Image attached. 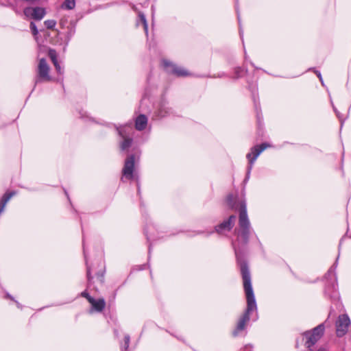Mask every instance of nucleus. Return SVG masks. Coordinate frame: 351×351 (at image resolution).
<instances>
[{
  "instance_id": "1",
  "label": "nucleus",
  "mask_w": 351,
  "mask_h": 351,
  "mask_svg": "<svg viewBox=\"0 0 351 351\" xmlns=\"http://www.w3.org/2000/svg\"><path fill=\"white\" fill-rule=\"evenodd\" d=\"M232 245L234 248L235 255L237 261L240 264L243 288L247 300L246 310L243 315L241 316V317L239 319L237 327L233 332V335L237 336L241 331L245 330L246 323L250 320V313L257 310V306L252 286L251 276L248 269L247 264L246 263V262L241 260L239 256L240 252L239 249L237 248V247L235 246V244L234 243H232Z\"/></svg>"
},
{
  "instance_id": "2",
  "label": "nucleus",
  "mask_w": 351,
  "mask_h": 351,
  "mask_svg": "<svg viewBox=\"0 0 351 351\" xmlns=\"http://www.w3.org/2000/svg\"><path fill=\"white\" fill-rule=\"evenodd\" d=\"M227 204L232 209L239 210V225L240 230L238 232V241L243 245L248 242L250 223L247 214L246 204L244 199H238L237 196L232 194L228 195Z\"/></svg>"
},
{
  "instance_id": "3",
  "label": "nucleus",
  "mask_w": 351,
  "mask_h": 351,
  "mask_svg": "<svg viewBox=\"0 0 351 351\" xmlns=\"http://www.w3.org/2000/svg\"><path fill=\"white\" fill-rule=\"evenodd\" d=\"M324 329L325 328L324 324H319L311 331H306L304 333V336L306 339L305 346L309 349V351H313L311 347L313 346L323 336Z\"/></svg>"
},
{
  "instance_id": "4",
  "label": "nucleus",
  "mask_w": 351,
  "mask_h": 351,
  "mask_svg": "<svg viewBox=\"0 0 351 351\" xmlns=\"http://www.w3.org/2000/svg\"><path fill=\"white\" fill-rule=\"evenodd\" d=\"M50 67L45 58H41L39 60L37 75L38 78L36 80V83L43 81L49 82L51 80V77L49 75Z\"/></svg>"
},
{
  "instance_id": "5",
  "label": "nucleus",
  "mask_w": 351,
  "mask_h": 351,
  "mask_svg": "<svg viewBox=\"0 0 351 351\" xmlns=\"http://www.w3.org/2000/svg\"><path fill=\"white\" fill-rule=\"evenodd\" d=\"M120 136L123 138V141L120 143V148L124 151L128 149L132 144L133 139L129 136L132 128L129 126H121L117 128Z\"/></svg>"
},
{
  "instance_id": "6",
  "label": "nucleus",
  "mask_w": 351,
  "mask_h": 351,
  "mask_svg": "<svg viewBox=\"0 0 351 351\" xmlns=\"http://www.w3.org/2000/svg\"><path fill=\"white\" fill-rule=\"evenodd\" d=\"M134 155H130L125 160L124 167L122 170L123 177L132 180L135 178L134 174Z\"/></svg>"
},
{
  "instance_id": "7",
  "label": "nucleus",
  "mask_w": 351,
  "mask_h": 351,
  "mask_svg": "<svg viewBox=\"0 0 351 351\" xmlns=\"http://www.w3.org/2000/svg\"><path fill=\"white\" fill-rule=\"evenodd\" d=\"M350 324V318L347 315H339L336 322L337 335L339 337L344 336L347 333Z\"/></svg>"
},
{
  "instance_id": "8",
  "label": "nucleus",
  "mask_w": 351,
  "mask_h": 351,
  "mask_svg": "<svg viewBox=\"0 0 351 351\" xmlns=\"http://www.w3.org/2000/svg\"><path fill=\"white\" fill-rule=\"evenodd\" d=\"M270 147V145L267 143H263L260 145H256L251 148L250 152L246 155V158L249 160L250 166L248 171H250L252 167L253 163L256 160L258 156L263 152L266 148Z\"/></svg>"
},
{
  "instance_id": "9",
  "label": "nucleus",
  "mask_w": 351,
  "mask_h": 351,
  "mask_svg": "<svg viewBox=\"0 0 351 351\" xmlns=\"http://www.w3.org/2000/svg\"><path fill=\"white\" fill-rule=\"evenodd\" d=\"M23 14L27 19L40 21L45 16L46 12L43 8L27 7L23 10Z\"/></svg>"
},
{
  "instance_id": "10",
  "label": "nucleus",
  "mask_w": 351,
  "mask_h": 351,
  "mask_svg": "<svg viewBox=\"0 0 351 351\" xmlns=\"http://www.w3.org/2000/svg\"><path fill=\"white\" fill-rule=\"evenodd\" d=\"M164 66L169 69V72L176 75L178 77H186L191 75V73L182 67L178 66L171 62L163 60Z\"/></svg>"
},
{
  "instance_id": "11",
  "label": "nucleus",
  "mask_w": 351,
  "mask_h": 351,
  "mask_svg": "<svg viewBox=\"0 0 351 351\" xmlns=\"http://www.w3.org/2000/svg\"><path fill=\"white\" fill-rule=\"evenodd\" d=\"M235 219V215L230 216L228 220L224 221L223 222H222L221 223L215 227L216 232L219 234H221L224 230L230 231L234 224Z\"/></svg>"
},
{
  "instance_id": "12",
  "label": "nucleus",
  "mask_w": 351,
  "mask_h": 351,
  "mask_svg": "<svg viewBox=\"0 0 351 351\" xmlns=\"http://www.w3.org/2000/svg\"><path fill=\"white\" fill-rule=\"evenodd\" d=\"M48 56L50 58L51 62H53L57 73L60 75L62 74L63 71L58 61V56L56 50L50 49L48 51Z\"/></svg>"
},
{
  "instance_id": "13",
  "label": "nucleus",
  "mask_w": 351,
  "mask_h": 351,
  "mask_svg": "<svg viewBox=\"0 0 351 351\" xmlns=\"http://www.w3.org/2000/svg\"><path fill=\"white\" fill-rule=\"evenodd\" d=\"M89 303L91 304L93 310L97 312H101L106 306V302L104 298H99L98 300L93 298V300Z\"/></svg>"
},
{
  "instance_id": "14",
  "label": "nucleus",
  "mask_w": 351,
  "mask_h": 351,
  "mask_svg": "<svg viewBox=\"0 0 351 351\" xmlns=\"http://www.w3.org/2000/svg\"><path fill=\"white\" fill-rule=\"evenodd\" d=\"M147 124V118L144 114H141L136 119L135 128L137 130H143Z\"/></svg>"
},
{
  "instance_id": "15",
  "label": "nucleus",
  "mask_w": 351,
  "mask_h": 351,
  "mask_svg": "<svg viewBox=\"0 0 351 351\" xmlns=\"http://www.w3.org/2000/svg\"><path fill=\"white\" fill-rule=\"evenodd\" d=\"M75 7V0H64L62 3L61 8L63 10H73Z\"/></svg>"
},
{
  "instance_id": "16",
  "label": "nucleus",
  "mask_w": 351,
  "mask_h": 351,
  "mask_svg": "<svg viewBox=\"0 0 351 351\" xmlns=\"http://www.w3.org/2000/svg\"><path fill=\"white\" fill-rule=\"evenodd\" d=\"M45 25L47 29H53L56 25V21L55 20H47L45 21Z\"/></svg>"
},
{
  "instance_id": "17",
  "label": "nucleus",
  "mask_w": 351,
  "mask_h": 351,
  "mask_svg": "<svg viewBox=\"0 0 351 351\" xmlns=\"http://www.w3.org/2000/svg\"><path fill=\"white\" fill-rule=\"evenodd\" d=\"M92 269L90 267H87V279H88V286L90 287L92 284V280L93 277L91 276Z\"/></svg>"
},
{
  "instance_id": "18",
  "label": "nucleus",
  "mask_w": 351,
  "mask_h": 351,
  "mask_svg": "<svg viewBox=\"0 0 351 351\" xmlns=\"http://www.w3.org/2000/svg\"><path fill=\"white\" fill-rule=\"evenodd\" d=\"M139 17H140V19H141L142 23L143 24L144 29L147 33V23L145 16L143 14L141 13V14H139Z\"/></svg>"
},
{
  "instance_id": "19",
  "label": "nucleus",
  "mask_w": 351,
  "mask_h": 351,
  "mask_svg": "<svg viewBox=\"0 0 351 351\" xmlns=\"http://www.w3.org/2000/svg\"><path fill=\"white\" fill-rule=\"evenodd\" d=\"M30 29L32 30V34L34 36H36L38 34V30L36 27V24L34 22L30 23Z\"/></svg>"
},
{
  "instance_id": "20",
  "label": "nucleus",
  "mask_w": 351,
  "mask_h": 351,
  "mask_svg": "<svg viewBox=\"0 0 351 351\" xmlns=\"http://www.w3.org/2000/svg\"><path fill=\"white\" fill-rule=\"evenodd\" d=\"M81 296L85 298L88 301V302L93 300V298L91 297L86 291L82 292Z\"/></svg>"
},
{
  "instance_id": "21",
  "label": "nucleus",
  "mask_w": 351,
  "mask_h": 351,
  "mask_svg": "<svg viewBox=\"0 0 351 351\" xmlns=\"http://www.w3.org/2000/svg\"><path fill=\"white\" fill-rule=\"evenodd\" d=\"M97 279L101 283L104 282V271L101 269L96 274Z\"/></svg>"
},
{
  "instance_id": "22",
  "label": "nucleus",
  "mask_w": 351,
  "mask_h": 351,
  "mask_svg": "<svg viewBox=\"0 0 351 351\" xmlns=\"http://www.w3.org/2000/svg\"><path fill=\"white\" fill-rule=\"evenodd\" d=\"M129 343H130V337L125 336V350H127L128 348L129 347Z\"/></svg>"
},
{
  "instance_id": "23",
  "label": "nucleus",
  "mask_w": 351,
  "mask_h": 351,
  "mask_svg": "<svg viewBox=\"0 0 351 351\" xmlns=\"http://www.w3.org/2000/svg\"><path fill=\"white\" fill-rule=\"evenodd\" d=\"M334 270H335V267L332 266L328 271V274H326L327 276H331V275H333V273H334Z\"/></svg>"
},
{
  "instance_id": "24",
  "label": "nucleus",
  "mask_w": 351,
  "mask_h": 351,
  "mask_svg": "<svg viewBox=\"0 0 351 351\" xmlns=\"http://www.w3.org/2000/svg\"><path fill=\"white\" fill-rule=\"evenodd\" d=\"M315 73L317 74V76L319 77V80L322 82V77L320 72L317 71Z\"/></svg>"
},
{
  "instance_id": "25",
  "label": "nucleus",
  "mask_w": 351,
  "mask_h": 351,
  "mask_svg": "<svg viewBox=\"0 0 351 351\" xmlns=\"http://www.w3.org/2000/svg\"><path fill=\"white\" fill-rule=\"evenodd\" d=\"M317 351H326L324 348H319Z\"/></svg>"
},
{
  "instance_id": "26",
  "label": "nucleus",
  "mask_w": 351,
  "mask_h": 351,
  "mask_svg": "<svg viewBox=\"0 0 351 351\" xmlns=\"http://www.w3.org/2000/svg\"><path fill=\"white\" fill-rule=\"evenodd\" d=\"M330 297H336V296H337V293H334V295H330Z\"/></svg>"
},
{
  "instance_id": "27",
  "label": "nucleus",
  "mask_w": 351,
  "mask_h": 351,
  "mask_svg": "<svg viewBox=\"0 0 351 351\" xmlns=\"http://www.w3.org/2000/svg\"><path fill=\"white\" fill-rule=\"evenodd\" d=\"M326 293L329 295V293H328V289L326 290Z\"/></svg>"
}]
</instances>
